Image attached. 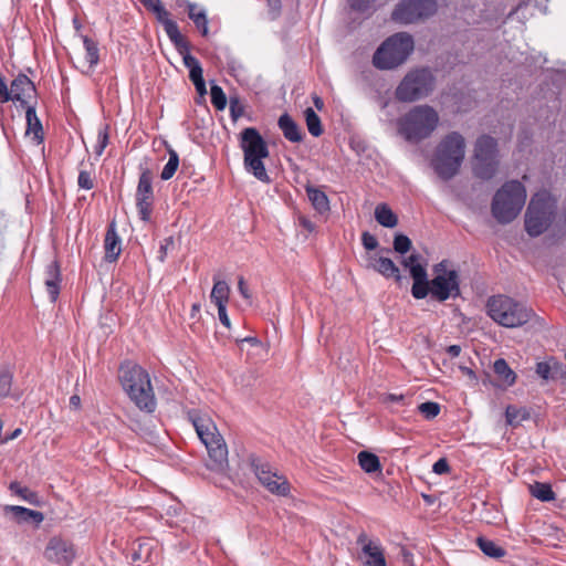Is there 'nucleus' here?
Segmentation results:
<instances>
[{"mask_svg":"<svg viewBox=\"0 0 566 566\" xmlns=\"http://www.w3.org/2000/svg\"><path fill=\"white\" fill-rule=\"evenodd\" d=\"M187 418L192 423L200 441L207 448L208 468L217 472H224L229 463L228 448L216 423L207 413L198 409L188 410Z\"/></svg>","mask_w":566,"mask_h":566,"instance_id":"1","label":"nucleus"},{"mask_svg":"<svg viewBox=\"0 0 566 566\" xmlns=\"http://www.w3.org/2000/svg\"><path fill=\"white\" fill-rule=\"evenodd\" d=\"M464 155V137L458 132H451L438 144L431 161L432 168L441 179L449 180L459 172Z\"/></svg>","mask_w":566,"mask_h":566,"instance_id":"2","label":"nucleus"},{"mask_svg":"<svg viewBox=\"0 0 566 566\" xmlns=\"http://www.w3.org/2000/svg\"><path fill=\"white\" fill-rule=\"evenodd\" d=\"M119 379L132 401L147 412L156 407L155 395L148 373L140 366L125 363L119 368Z\"/></svg>","mask_w":566,"mask_h":566,"instance_id":"3","label":"nucleus"},{"mask_svg":"<svg viewBox=\"0 0 566 566\" xmlns=\"http://www.w3.org/2000/svg\"><path fill=\"white\" fill-rule=\"evenodd\" d=\"M439 115L429 105H418L397 120L398 133L410 143L428 138L437 128Z\"/></svg>","mask_w":566,"mask_h":566,"instance_id":"4","label":"nucleus"},{"mask_svg":"<svg viewBox=\"0 0 566 566\" xmlns=\"http://www.w3.org/2000/svg\"><path fill=\"white\" fill-rule=\"evenodd\" d=\"M526 197V189L521 181H506L493 196L492 216L501 224L512 222L522 211Z\"/></svg>","mask_w":566,"mask_h":566,"instance_id":"5","label":"nucleus"},{"mask_svg":"<svg viewBox=\"0 0 566 566\" xmlns=\"http://www.w3.org/2000/svg\"><path fill=\"white\" fill-rule=\"evenodd\" d=\"M240 147L243 151V163L247 171L260 181L270 182V177L262 161L269 156V148L256 128L248 127L241 132Z\"/></svg>","mask_w":566,"mask_h":566,"instance_id":"6","label":"nucleus"},{"mask_svg":"<svg viewBox=\"0 0 566 566\" xmlns=\"http://www.w3.org/2000/svg\"><path fill=\"white\" fill-rule=\"evenodd\" d=\"M413 50L412 38L405 32L396 33L385 40L373 56L378 70H392L401 65Z\"/></svg>","mask_w":566,"mask_h":566,"instance_id":"7","label":"nucleus"},{"mask_svg":"<svg viewBox=\"0 0 566 566\" xmlns=\"http://www.w3.org/2000/svg\"><path fill=\"white\" fill-rule=\"evenodd\" d=\"M489 316L501 326L514 328L527 323L532 316V310L504 295L489 298L486 303Z\"/></svg>","mask_w":566,"mask_h":566,"instance_id":"8","label":"nucleus"},{"mask_svg":"<svg viewBox=\"0 0 566 566\" xmlns=\"http://www.w3.org/2000/svg\"><path fill=\"white\" fill-rule=\"evenodd\" d=\"M556 211L555 199L546 191L534 195L525 213V230L538 237L551 226Z\"/></svg>","mask_w":566,"mask_h":566,"instance_id":"9","label":"nucleus"},{"mask_svg":"<svg viewBox=\"0 0 566 566\" xmlns=\"http://www.w3.org/2000/svg\"><path fill=\"white\" fill-rule=\"evenodd\" d=\"M434 88V77L428 69L410 71L396 88L400 102H415L427 97Z\"/></svg>","mask_w":566,"mask_h":566,"instance_id":"10","label":"nucleus"},{"mask_svg":"<svg viewBox=\"0 0 566 566\" xmlns=\"http://www.w3.org/2000/svg\"><path fill=\"white\" fill-rule=\"evenodd\" d=\"M434 277L429 282V294L432 298L444 302L460 295V280L455 270L448 269L447 261L433 268Z\"/></svg>","mask_w":566,"mask_h":566,"instance_id":"11","label":"nucleus"},{"mask_svg":"<svg viewBox=\"0 0 566 566\" xmlns=\"http://www.w3.org/2000/svg\"><path fill=\"white\" fill-rule=\"evenodd\" d=\"M437 11L436 0H401L391 13L394 21L409 24L431 17Z\"/></svg>","mask_w":566,"mask_h":566,"instance_id":"12","label":"nucleus"},{"mask_svg":"<svg viewBox=\"0 0 566 566\" xmlns=\"http://www.w3.org/2000/svg\"><path fill=\"white\" fill-rule=\"evenodd\" d=\"M252 467L258 480L271 493L282 496L287 495L290 491V484L287 480L274 471L269 463L256 459L252 461Z\"/></svg>","mask_w":566,"mask_h":566,"instance_id":"13","label":"nucleus"},{"mask_svg":"<svg viewBox=\"0 0 566 566\" xmlns=\"http://www.w3.org/2000/svg\"><path fill=\"white\" fill-rule=\"evenodd\" d=\"M136 205L140 219L149 220L153 206L151 174L149 170H144L140 174L136 191Z\"/></svg>","mask_w":566,"mask_h":566,"instance_id":"14","label":"nucleus"},{"mask_svg":"<svg viewBox=\"0 0 566 566\" xmlns=\"http://www.w3.org/2000/svg\"><path fill=\"white\" fill-rule=\"evenodd\" d=\"M74 556L75 552L73 545L57 537L50 539L45 549V557L57 564L69 565L74 559Z\"/></svg>","mask_w":566,"mask_h":566,"instance_id":"15","label":"nucleus"},{"mask_svg":"<svg viewBox=\"0 0 566 566\" xmlns=\"http://www.w3.org/2000/svg\"><path fill=\"white\" fill-rule=\"evenodd\" d=\"M357 543L361 545L363 566H386L381 546L368 539L365 533L359 534Z\"/></svg>","mask_w":566,"mask_h":566,"instance_id":"16","label":"nucleus"},{"mask_svg":"<svg viewBox=\"0 0 566 566\" xmlns=\"http://www.w3.org/2000/svg\"><path fill=\"white\" fill-rule=\"evenodd\" d=\"M35 87L33 82L24 74H19L11 83V101H18L28 105L34 97Z\"/></svg>","mask_w":566,"mask_h":566,"instance_id":"17","label":"nucleus"},{"mask_svg":"<svg viewBox=\"0 0 566 566\" xmlns=\"http://www.w3.org/2000/svg\"><path fill=\"white\" fill-rule=\"evenodd\" d=\"M184 64L189 70V78L193 83L196 91L200 96L207 94L206 82L203 80V71L198 59L189 52L184 54Z\"/></svg>","mask_w":566,"mask_h":566,"instance_id":"18","label":"nucleus"},{"mask_svg":"<svg viewBox=\"0 0 566 566\" xmlns=\"http://www.w3.org/2000/svg\"><path fill=\"white\" fill-rule=\"evenodd\" d=\"M413 280L411 294L417 300H422L429 294V280L427 270L422 264L412 265L409 270Z\"/></svg>","mask_w":566,"mask_h":566,"instance_id":"19","label":"nucleus"},{"mask_svg":"<svg viewBox=\"0 0 566 566\" xmlns=\"http://www.w3.org/2000/svg\"><path fill=\"white\" fill-rule=\"evenodd\" d=\"M104 249H105V260L108 262H114L120 254V239L116 231V224L113 221L105 234L104 240Z\"/></svg>","mask_w":566,"mask_h":566,"instance_id":"20","label":"nucleus"},{"mask_svg":"<svg viewBox=\"0 0 566 566\" xmlns=\"http://www.w3.org/2000/svg\"><path fill=\"white\" fill-rule=\"evenodd\" d=\"M367 266L380 273L385 277L394 276L397 281L401 280L399 269L391 259L384 256H369Z\"/></svg>","mask_w":566,"mask_h":566,"instance_id":"21","label":"nucleus"},{"mask_svg":"<svg viewBox=\"0 0 566 566\" xmlns=\"http://www.w3.org/2000/svg\"><path fill=\"white\" fill-rule=\"evenodd\" d=\"M499 168L497 158H474L473 160V174L483 180L492 179Z\"/></svg>","mask_w":566,"mask_h":566,"instance_id":"22","label":"nucleus"},{"mask_svg":"<svg viewBox=\"0 0 566 566\" xmlns=\"http://www.w3.org/2000/svg\"><path fill=\"white\" fill-rule=\"evenodd\" d=\"M45 286L51 302H55L60 293L61 273L57 262L53 261L46 266Z\"/></svg>","mask_w":566,"mask_h":566,"instance_id":"23","label":"nucleus"},{"mask_svg":"<svg viewBox=\"0 0 566 566\" xmlns=\"http://www.w3.org/2000/svg\"><path fill=\"white\" fill-rule=\"evenodd\" d=\"M474 158H497V143L489 136L483 135L475 142Z\"/></svg>","mask_w":566,"mask_h":566,"instance_id":"24","label":"nucleus"},{"mask_svg":"<svg viewBox=\"0 0 566 566\" xmlns=\"http://www.w3.org/2000/svg\"><path fill=\"white\" fill-rule=\"evenodd\" d=\"M277 125L287 140L300 143L303 139L300 126L289 114L281 115Z\"/></svg>","mask_w":566,"mask_h":566,"instance_id":"25","label":"nucleus"},{"mask_svg":"<svg viewBox=\"0 0 566 566\" xmlns=\"http://www.w3.org/2000/svg\"><path fill=\"white\" fill-rule=\"evenodd\" d=\"M563 373V365L555 358L536 364V374L544 380L557 379Z\"/></svg>","mask_w":566,"mask_h":566,"instance_id":"26","label":"nucleus"},{"mask_svg":"<svg viewBox=\"0 0 566 566\" xmlns=\"http://www.w3.org/2000/svg\"><path fill=\"white\" fill-rule=\"evenodd\" d=\"M25 119L27 135L33 134V139L36 144H41L43 142V128L33 105H27Z\"/></svg>","mask_w":566,"mask_h":566,"instance_id":"27","label":"nucleus"},{"mask_svg":"<svg viewBox=\"0 0 566 566\" xmlns=\"http://www.w3.org/2000/svg\"><path fill=\"white\" fill-rule=\"evenodd\" d=\"M6 510L11 512L18 522H31L38 525L43 521V514L39 511L29 510L18 505L7 506Z\"/></svg>","mask_w":566,"mask_h":566,"instance_id":"28","label":"nucleus"},{"mask_svg":"<svg viewBox=\"0 0 566 566\" xmlns=\"http://www.w3.org/2000/svg\"><path fill=\"white\" fill-rule=\"evenodd\" d=\"M306 193L312 206L318 213H325L329 210V200L324 191L315 187H307Z\"/></svg>","mask_w":566,"mask_h":566,"instance_id":"29","label":"nucleus"},{"mask_svg":"<svg viewBox=\"0 0 566 566\" xmlns=\"http://www.w3.org/2000/svg\"><path fill=\"white\" fill-rule=\"evenodd\" d=\"M375 219L379 224H381L385 228H395L398 223L397 216L386 203H379L376 207Z\"/></svg>","mask_w":566,"mask_h":566,"instance_id":"30","label":"nucleus"},{"mask_svg":"<svg viewBox=\"0 0 566 566\" xmlns=\"http://www.w3.org/2000/svg\"><path fill=\"white\" fill-rule=\"evenodd\" d=\"M230 295V286L223 280L214 279V284L210 293V300L216 306L227 305Z\"/></svg>","mask_w":566,"mask_h":566,"instance_id":"31","label":"nucleus"},{"mask_svg":"<svg viewBox=\"0 0 566 566\" xmlns=\"http://www.w3.org/2000/svg\"><path fill=\"white\" fill-rule=\"evenodd\" d=\"M360 468L367 473L380 471V462L376 454L368 451H360L357 455Z\"/></svg>","mask_w":566,"mask_h":566,"instance_id":"32","label":"nucleus"},{"mask_svg":"<svg viewBox=\"0 0 566 566\" xmlns=\"http://www.w3.org/2000/svg\"><path fill=\"white\" fill-rule=\"evenodd\" d=\"M496 376L507 386L515 382V373L510 368L506 360L503 358L496 359L493 365Z\"/></svg>","mask_w":566,"mask_h":566,"instance_id":"33","label":"nucleus"},{"mask_svg":"<svg viewBox=\"0 0 566 566\" xmlns=\"http://www.w3.org/2000/svg\"><path fill=\"white\" fill-rule=\"evenodd\" d=\"M83 44L85 49V63H87L88 70L91 71L99 61L98 46L95 41L87 36H83Z\"/></svg>","mask_w":566,"mask_h":566,"instance_id":"34","label":"nucleus"},{"mask_svg":"<svg viewBox=\"0 0 566 566\" xmlns=\"http://www.w3.org/2000/svg\"><path fill=\"white\" fill-rule=\"evenodd\" d=\"M478 546L483 552V554L492 558L497 559L505 556L506 554L504 548L499 546L495 542L484 537L478 538Z\"/></svg>","mask_w":566,"mask_h":566,"instance_id":"35","label":"nucleus"},{"mask_svg":"<svg viewBox=\"0 0 566 566\" xmlns=\"http://www.w3.org/2000/svg\"><path fill=\"white\" fill-rule=\"evenodd\" d=\"M531 494L542 501V502H551L555 500V493L552 490V486L547 483L535 482L530 485Z\"/></svg>","mask_w":566,"mask_h":566,"instance_id":"36","label":"nucleus"},{"mask_svg":"<svg viewBox=\"0 0 566 566\" xmlns=\"http://www.w3.org/2000/svg\"><path fill=\"white\" fill-rule=\"evenodd\" d=\"M304 116H305L306 126H307L310 134L313 135L314 137L321 136L323 133V128H322L321 119H319L318 115L314 112V109L311 107H307L304 111Z\"/></svg>","mask_w":566,"mask_h":566,"instance_id":"37","label":"nucleus"},{"mask_svg":"<svg viewBox=\"0 0 566 566\" xmlns=\"http://www.w3.org/2000/svg\"><path fill=\"white\" fill-rule=\"evenodd\" d=\"M164 29H165L168 38L170 39V41L177 46V49L180 52H182L181 51L182 49L187 51V45L184 41L182 35L179 32L177 23L174 20L170 22H167L164 25Z\"/></svg>","mask_w":566,"mask_h":566,"instance_id":"38","label":"nucleus"},{"mask_svg":"<svg viewBox=\"0 0 566 566\" xmlns=\"http://www.w3.org/2000/svg\"><path fill=\"white\" fill-rule=\"evenodd\" d=\"M169 159L165 165L160 178L163 180H169L175 175L178 166H179V156L174 149H168Z\"/></svg>","mask_w":566,"mask_h":566,"instance_id":"39","label":"nucleus"},{"mask_svg":"<svg viewBox=\"0 0 566 566\" xmlns=\"http://www.w3.org/2000/svg\"><path fill=\"white\" fill-rule=\"evenodd\" d=\"M353 11L360 14L370 15L375 11V0H348Z\"/></svg>","mask_w":566,"mask_h":566,"instance_id":"40","label":"nucleus"},{"mask_svg":"<svg viewBox=\"0 0 566 566\" xmlns=\"http://www.w3.org/2000/svg\"><path fill=\"white\" fill-rule=\"evenodd\" d=\"M211 103L218 111H223L227 106V96L223 90L214 84L210 88Z\"/></svg>","mask_w":566,"mask_h":566,"instance_id":"41","label":"nucleus"},{"mask_svg":"<svg viewBox=\"0 0 566 566\" xmlns=\"http://www.w3.org/2000/svg\"><path fill=\"white\" fill-rule=\"evenodd\" d=\"M10 490L31 504H35L38 502L36 493L32 492L28 488L22 486L18 482H11Z\"/></svg>","mask_w":566,"mask_h":566,"instance_id":"42","label":"nucleus"},{"mask_svg":"<svg viewBox=\"0 0 566 566\" xmlns=\"http://www.w3.org/2000/svg\"><path fill=\"white\" fill-rule=\"evenodd\" d=\"M12 375L8 369L0 368V396L7 397L11 391Z\"/></svg>","mask_w":566,"mask_h":566,"instance_id":"43","label":"nucleus"},{"mask_svg":"<svg viewBox=\"0 0 566 566\" xmlns=\"http://www.w3.org/2000/svg\"><path fill=\"white\" fill-rule=\"evenodd\" d=\"M411 240L405 234H396L394 239V250L399 254L407 253L411 248Z\"/></svg>","mask_w":566,"mask_h":566,"instance_id":"44","label":"nucleus"},{"mask_svg":"<svg viewBox=\"0 0 566 566\" xmlns=\"http://www.w3.org/2000/svg\"><path fill=\"white\" fill-rule=\"evenodd\" d=\"M418 410L427 419L436 418L440 412V406L433 401H426L419 405Z\"/></svg>","mask_w":566,"mask_h":566,"instance_id":"45","label":"nucleus"},{"mask_svg":"<svg viewBox=\"0 0 566 566\" xmlns=\"http://www.w3.org/2000/svg\"><path fill=\"white\" fill-rule=\"evenodd\" d=\"M108 126H104L98 129L96 145L94 146V153L96 156H101L108 144Z\"/></svg>","mask_w":566,"mask_h":566,"instance_id":"46","label":"nucleus"},{"mask_svg":"<svg viewBox=\"0 0 566 566\" xmlns=\"http://www.w3.org/2000/svg\"><path fill=\"white\" fill-rule=\"evenodd\" d=\"M505 418L509 424L516 426L522 419L525 418V413L513 406H509L505 411Z\"/></svg>","mask_w":566,"mask_h":566,"instance_id":"47","label":"nucleus"},{"mask_svg":"<svg viewBox=\"0 0 566 566\" xmlns=\"http://www.w3.org/2000/svg\"><path fill=\"white\" fill-rule=\"evenodd\" d=\"M191 20L196 24V27L201 31L202 35L207 36L209 29H208V20L206 12L199 11L197 14H191Z\"/></svg>","mask_w":566,"mask_h":566,"instance_id":"48","label":"nucleus"},{"mask_svg":"<svg viewBox=\"0 0 566 566\" xmlns=\"http://www.w3.org/2000/svg\"><path fill=\"white\" fill-rule=\"evenodd\" d=\"M77 185L82 189L91 190L94 187V182L90 172L81 170L77 178Z\"/></svg>","mask_w":566,"mask_h":566,"instance_id":"49","label":"nucleus"},{"mask_svg":"<svg viewBox=\"0 0 566 566\" xmlns=\"http://www.w3.org/2000/svg\"><path fill=\"white\" fill-rule=\"evenodd\" d=\"M361 243L366 250H375L378 247L376 237L369 232H364L361 234Z\"/></svg>","mask_w":566,"mask_h":566,"instance_id":"50","label":"nucleus"},{"mask_svg":"<svg viewBox=\"0 0 566 566\" xmlns=\"http://www.w3.org/2000/svg\"><path fill=\"white\" fill-rule=\"evenodd\" d=\"M172 245H174L172 237H168V238L164 239V241L160 243L158 259L161 262L165 261L167 252H168L169 248L172 247Z\"/></svg>","mask_w":566,"mask_h":566,"instance_id":"51","label":"nucleus"},{"mask_svg":"<svg viewBox=\"0 0 566 566\" xmlns=\"http://www.w3.org/2000/svg\"><path fill=\"white\" fill-rule=\"evenodd\" d=\"M432 471L437 474H446L450 471L448 461L444 458L439 459L432 467Z\"/></svg>","mask_w":566,"mask_h":566,"instance_id":"52","label":"nucleus"},{"mask_svg":"<svg viewBox=\"0 0 566 566\" xmlns=\"http://www.w3.org/2000/svg\"><path fill=\"white\" fill-rule=\"evenodd\" d=\"M154 14L156 15L157 20L163 24V27L167 22L172 21L169 18V15H170L169 12L165 9V7L163 4L154 12Z\"/></svg>","mask_w":566,"mask_h":566,"instance_id":"53","label":"nucleus"},{"mask_svg":"<svg viewBox=\"0 0 566 566\" xmlns=\"http://www.w3.org/2000/svg\"><path fill=\"white\" fill-rule=\"evenodd\" d=\"M218 307V316H219V321L221 322V324L223 326H226L227 328H230L231 326V323H230V318L227 314V305H221L220 306H217Z\"/></svg>","mask_w":566,"mask_h":566,"instance_id":"54","label":"nucleus"},{"mask_svg":"<svg viewBox=\"0 0 566 566\" xmlns=\"http://www.w3.org/2000/svg\"><path fill=\"white\" fill-rule=\"evenodd\" d=\"M239 293L249 302H251L252 295L247 286L244 279L241 276L238 281Z\"/></svg>","mask_w":566,"mask_h":566,"instance_id":"55","label":"nucleus"},{"mask_svg":"<svg viewBox=\"0 0 566 566\" xmlns=\"http://www.w3.org/2000/svg\"><path fill=\"white\" fill-rule=\"evenodd\" d=\"M0 97L1 102L11 101V88L8 90L7 84L2 77H0Z\"/></svg>","mask_w":566,"mask_h":566,"instance_id":"56","label":"nucleus"},{"mask_svg":"<svg viewBox=\"0 0 566 566\" xmlns=\"http://www.w3.org/2000/svg\"><path fill=\"white\" fill-rule=\"evenodd\" d=\"M230 111L231 115L237 118L242 115L243 109L242 106L239 104V101L235 98L230 99Z\"/></svg>","mask_w":566,"mask_h":566,"instance_id":"57","label":"nucleus"},{"mask_svg":"<svg viewBox=\"0 0 566 566\" xmlns=\"http://www.w3.org/2000/svg\"><path fill=\"white\" fill-rule=\"evenodd\" d=\"M142 4L150 12H155L163 3L160 0H139Z\"/></svg>","mask_w":566,"mask_h":566,"instance_id":"58","label":"nucleus"},{"mask_svg":"<svg viewBox=\"0 0 566 566\" xmlns=\"http://www.w3.org/2000/svg\"><path fill=\"white\" fill-rule=\"evenodd\" d=\"M419 259H420V255L417 253H413V254L409 255L408 258H406L402 261V264L405 268H408L410 270L412 265L420 264Z\"/></svg>","mask_w":566,"mask_h":566,"instance_id":"59","label":"nucleus"},{"mask_svg":"<svg viewBox=\"0 0 566 566\" xmlns=\"http://www.w3.org/2000/svg\"><path fill=\"white\" fill-rule=\"evenodd\" d=\"M269 6L271 8L272 19H276L279 15L280 0H269Z\"/></svg>","mask_w":566,"mask_h":566,"instance_id":"60","label":"nucleus"},{"mask_svg":"<svg viewBox=\"0 0 566 566\" xmlns=\"http://www.w3.org/2000/svg\"><path fill=\"white\" fill-rule=\"evenodd\" d=\"M298 220H300V224H301L304 229H306V230H307V231H310V232L314 231L315 226H314V223H313L312 221H310L307 218H305V217H300V219H298Z\"/></svg>","mask_w":566,"mask_h":566,"instance_id":"61","label":"nucleus"},{"mask_svg":"<svg viewBox=\"0 0 566 566\" xmlns=\"http://www.w3.org/2000/svg\"><path fill=\"white\" fill-rule=\"evenodd\" d=\"M447 352L451 357H458L461 353V347L459 345H451L447 348Z\"/></svg>","mask_w":566,"mask_h":566,"instance_id":"62","label":"nucleus"},{"mask_svg":"<svg viewBox=\"0 0 566 566\" xmlns=\"http://www.w3.org/2000/svg\"><path fill=\"white\" fill-rule=\"evenodd\" d=\"M70 406L74 409H78L80 406H81V398L80 396L77 395H73L71 398H70Z\"/></svg>","mask_w":566,"mask_h":566,"instance_id":"63","label":"nucleus"},{"mask_svg":"<svg viewBox=\"0 0 566 566\" xmlns=\"http://www.w3.org/2000/svg\"><path fill=\"white\" fill-rule=\"evenodd\" d=\"M20 434H21V429L18 428L10 436H8L4 439H2L1 443H6V442H8L10 440H13V439L18 438Z\"/></svg>","mask_w":566,"mask_h":566,"instance_id":"64","label":"nucleus"}]
</instances>
